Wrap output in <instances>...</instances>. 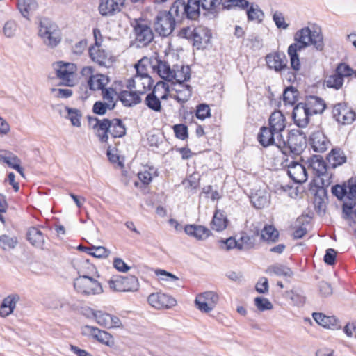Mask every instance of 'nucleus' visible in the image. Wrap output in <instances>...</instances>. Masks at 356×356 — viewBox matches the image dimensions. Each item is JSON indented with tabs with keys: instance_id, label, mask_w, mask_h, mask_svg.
<instances>
[{
	"instance_id": "1",
	"label": "nucleus",
	"mask_w": 356,
	"mask_h": 356,
	"mask_svg": "<svg viewBox=\"0 0 356 356\" xmlns=\"http://www.w3.org/2000/svg\"><path fill=\"white\" fill-rule=\"evenodd\" d=\"M295 42L289 45L287 53L290 58L291 67L294 71L300 70V61L298 52L312 44L317 51L324 48L323 36L319 28L313 30L304 27L298 30L294 35Z\"/></svg>"
},
{
	"instance_id": "2",
	"label": "nucleus",
	"mask_w": 356,
	"mask_h": 356,
	"mask_svg": "<svg viewBox=\"0 0 356 356\" xmlns=\"http://www.w3.org/2000/svg\"><path fill=\"white\" fill-rule=\"evenodd\" d=\"M89 126L94 130L101 143H107L109 133L113 138H122L126 134V127L118 118L99 120L97 117L88 116Z\"/></svg>"
},
{
	"instance_id": "3",
	"label": "nucleus",
	"mask_w": 356,
	"mask_h": 356,
	"mask_svg": "<svg viewBox=\"0 0 356 356\" xmlns=\"http://www.w3.org/2000/svg\"><path fill=\"white\" fill-rule=\"evenodd\" d=\"M38 35L44 44L51 48L56 47L61 41V33L58 25L47 17L40 21Z\"/></svg>"
},
{
	"instance_id": "4",
	"label": "nucleus",
	"mask_w": 356,
	"mask_h": 356,
	"mask_svg": "<svg viewBox=\"0 0 356 356\" xmlns=\"http://www.w3.org/2000/svg\"><path fill=\"white\" fill-rule=\"evenodd\" d=\"M285 146L277 147L283 154L288 151L295 155H300L307 145L305 134L299 129H292L289 132L288 138L284 140Z\"/></svg>"
},
{
	"instance_id": "5",
	"label": "nucleus",
	"mask_w": 356,
	"mask_h": 356,
	"mask_svg": "<svg viewBox=\"0 0 356 356\" xmlns=\"http://www.w3.org/2000/svg\"><path fill=\"white\" fill-rule=\"evenodd\" d=\"M74 287L79 293L84 296L97 295L103 292L101 284L86 275H80L74 280Z\"/></svg>"
},
{
	"instance_id": "6",
	"label": "nucleus",
	"mask_w": 356,
	"mask_h": 356,
	"mask_svg": "<svg viewBox=\"0 0 356 356\" xmlns=\"http://www.w3.org/2000/svg\"><path fill=\"white\" fill-rule=\"evenodd\" d=\"M135 40L138 47L147 46L154 39V33L149 24L142 19H136L132 23Z\"/></svg>"
},
{
	"instance_id": "7",
	"label": "nucleus",
	"mask_w": 356,
	"mask_h": 356,
	"mask_svg": "<svg viewBox=\"0 0 356 356\" xmlns=\"http://www.w3.org/2000/svg\"><path fill=\"white\" fill-rule=\"evenodd\" d=\"M108 284L111 290L118 292L136 291L139 288L138 280L134 275H113Z\"/></svg>"
},
{
	"instance_id": "8",
	"label": "nucleus",
	"mask_w": 356,
	"mask_h": 356,
	"mask_svg": "<svg viewBox=\"0 0 356 356\" xmlns=\"http://www.w3.org/2000/svg\"><path fill=\"white\" fill-rule=\"evenodd\" d=\"M176 19L167 11H160L154 21V30L159 35H169L175 29Z\"/></svg>"
},
{
	"instance_id": "9",
	"label": "nucleus",
	"mask_w": 356,
	"mask_h": 356,
	"mask_svg": "<svg viewBox=\"0 0 356 356\" xmlns=\"http://www.w3.org/2000/svg\"><path fill=\"white\" fill-rule=\"evenodd\" d=\"M268 127L277 134V147L285 146L282 132L285 129L286 123L283 113L280 111L273 112L268 119Z\"/></svg>"
},
{
	"instance_id": "10",
	"label": "nucleus",
	"mask_w": 356,
	"mask_h": 356,
	"mask_svg": "<svg viewBox=\"0 0 356 356\" xmlns=\"http://www.w3.org/2000/svg\"><path fill=\"white\" fill-rule=\"evenodd\" d=\"M148 302L152 307L157 309H162L171 308L176 305L177 301L170 295L155 293L149 296Z\"/></svg>"
},
{
	"instance_id": "11",
	"label": "nucleus",
	"mask_w": 356,
	"mask_h": 356,
	"mask_svg": "<svg viewBox=\"0 0 356 356\" xmlns=\"http://www.w3.org/2000/svg\"><path fill=\"white\" fill-rule=\"evenodd\" d=\"M266 62L268 67L276 72H281L284 70H289L287 58L284 53L273 52L266 56Z\"/></svg>"
},
{
	"instance_id": "12",
	"label": "nucleus",
	"mask_w": 356,
	"mask_h": 356,
	"mask_svg": "<svg viewBox=\"0 0 356 356\" xmlns=\"http://www.w3.org/2000/svg\"><path fill=\"white\" fill-rule=\"evenodd\" d=\"M56 68V76L63 81L64 85L67 86H73L74 72L76 70V65L70 63L58 62Z\"/></svg>"
},
{
	"instance_id": "13",
	"label": "nucleus",
	"mask_w": 356,
	"mask_h": 356,
	"mask_svg": "<svg viewBox=\"0 0 356 356\" xmlns=\"http://www.w3.org/2000/svg\"><path fill=\"white\" fill-rule=\"evenodd\" d=\"M289 177L296 183L302 184L307 180V172L305 167L296 161H291L287 165Z\"/></svg>"
},
{
	"instance_id": "14",
	"label": "nucleus",
	"mask_w": 356,
	"mask_h": 356,
	"mask_svg": "<svg viewBox=\"0 0 356 356\" xmlns=\"http://www.w3.org/2000/svg\"><path fill=\"white\" fill-rule=\"evenodd\" d=\"M125 0H101L99 11L102 16H113L121 11Z\"/></svg>"
},
{
	"instance_id": "15",
	"label": "nucleus",
	"mask_w": 356,
	"mask_h": 356,
	"mask_svg": "<svg viewBox=\"0 0 356 356\" xmlns=\"http://www.w3.org/2000/svg\"><path fill=\"white\" fill-rule=\"evenodd\" d=\"M270 195L266 188L252 189L250 195L252 206L261 209L268 206L270 203Z\"/></svg>"
},
{
	"instance_id": "16",
	"label": "nucleus",
	"mask_w": 356,
	"mask_h": 356,
	"mask_svg": "<svg viewBox=\"0 0 356 356\" xmlns=\"http://www.w3.org/2000/svg\"><path fill=\"white\" fill-rule=\"evenodd\" d=\"M310 116L312 115L306 106H305L303 102L298 103L293 108L292 118L294 124L298 127H306L309 124Z\"/></svg>"
},
{
	"instance_id": "17",
	"label": "nucleus",
	"mask_w": 356,
	"mask_h": 356,
	"mask_svg": "<svg viewBox=\"0 0 356 356\" xmlns=\"http://www.w3.org/2000/svg\"><path fill=\"white\" fill-rule=\"evenodd\" d=\"M83 333L92 336L93 339L106 346L113 343V337L110 333L96 327L86 325L83 328Z\"/></svg>"
},
{
	"instance_id": "18",
	"label": "nucleus",
	"mask_w": 356,
	"mask_h": 356,
	"mask_svg": "<svg viewBox=\"0 0 356 356\" xmlns=\"http://www.w3.org/2000/svg\"><path fill=\"white\" fill-rule=\"evenodd\" d=\"M309 142L314 151L317 152L326 151L330 145V140L320 130L312 133L309 137Z\"/></svg>"
},
{
	"instance_id": "19",
	"label": "nucleus",
	"mask_w": 356,
	"mask_h": 356,
	"mask_svg": "<svg viewBox=\"0 0 356 356\" xmlns=\"http://www.w3.org/2000/svg\"><path fill=\"white\" fill-rule=\"evenodd\" d=\"M257 140L263 147L270 145L277 147V134L268 127H261L257 135Z\"/></svg>"
},
{
	"instance_id": "20",
	"label": "nucleus",
	"mask_w": 356,
	"mask_h": 356,
	"mask_svg": "<svg viewBox=\"0 0 356 356\" xmlns=\"http://www.w3.org/2000/svg\"><path fill=\"white\" fill-rule=\"evenodd\" d=\"M312 316L314 321L323 327L331 330H339L341 327L339 320L334 316H326L323 313L314 312Z\"/></svg>"
},
{
	"instance_id": "21",
	"label": "nucleus",
	"mask_w": 356,
	"mask_h": 356,
	"mask_svg": "<svg viewBox=\"0 0 356 356\" xmlns=\"http://www.w3.org/2000/svg\"><path fill=\"white\" fill-rule=\"evenodd\" d=\"M140 93L136 91L122 90L118 95V99L125 107H132L141 102Z\"/></svg>"
},
{
	"instance_id": "22",
	"label": "nucleus",
	"mask_w": 356,
	"mask_h": 356,
	"mask_svg": "<svg viewBox=\"0 0 356 356\" xmlns=\"http://www.w3.org/2000/svg\"><path fill=\"white\" fill-rule=\"evenodd\" d=\"M303 104L312 115L322 113L326 107L323 99L313 95L308 97Z\"/></svg>"
},
{
	"instance_id": "23",
	"label": "nucleus",
	"mask_w": 356,
	"mask_h": 356,
	"mask_svg": "<svg viewBox=\"0 0 356 356\" xmlns=\"http://www.w3.org/2000/svg\"><path fill=\"white\" fill-rule=\"evenodd\" d=\"M186 234L193 236L197 240H204L208 238L211 232L206 227L197 225H187L184 227Z\"/></svg>"
},
{
	"instance_id": "24",
	"label": "nucleus",
	"mask_w": 356,
	"mask_h": 356,
	"mask_svg": "<svg viewBox=\"0 0 356 356\" xmlns=\"http://www.w3.org/2000/svg\"><path fill=\"white\" fill-rule=\"evenodd\" d=\"M309 168H311L318 177L325 175L327 170V166L320 155H314L308 160Z\"/></svg>"
},
{
	"instance_id": "25",
	"label": "nucleus",
	"mask_w": 356,
	"mask_h": 356,
	"mask_svg": "<svg viewBox=\"0 0 356 356\" xmlns=\"http://www.w3.org/2000/svg\"><path fill=\"white\" fill-rule=\"evenodd\" d=\"M89 56L93 62L100 66L106 65L108 60L107 52L101 48V44H92L88 49Z\"/></svg>"
},
{
	"instance_id": "26",
	"label": "nucleus",
	"mask_w": 356,
	"mask_h": 356,
	"mask_svg": "<svg viewBox=\"0 0 356 356\" xmlns=\"http://www.w3.org/2000/svg\"><path fill=\"white\" fill-rule=\"evenodd\" d=\"M211 35L202 28H197L193 38V45L197 49L206 48L209 42Z\"/></svg>"
},
{
	"instance_id": "27",
	"label": "nucleus",
	"mask_w": 356,
	"mask_h": 356,
	"mask_svg": "<svg viewBox=\"0 0 356 356\" xmlns=\"http://www.w3.org/2000/svg\"><path fill=\"white\" fill-rule=\"evenodd\" d=\"M328 163L335 168L346 162L347 158L344 152L340 148H333L327 156Z\"/></svg>"
},
{
	"instance_id": "28",
	"label": "nucleus",
	"mask_w": 356,
	"mask_h": 356,
	"mask_svg": "<svg viewBox=\"0 0 356 356\" xmlns=\"http://www.w3.org/2000/svg\"><path fill=\"white\" fill-rule=\"evenodd\" d=\"M154 69L162 79L168 81L174 80L175 71L171 70L167 62L156 60V65L154 66Z\"/></svg>"
},
{
	"instance_id": "29",
	"label": "nucleus",
	"mask_w": 356,
	"mask_h": 356,
	"mask_svg": "<svg viewBox=\"0 0 356 356\" xmlns=\"http://www.w3.org/2000/svg\"><path fill=\"white\" fill-rule=\"evenodd\" d=\"M19 299L17 295H10L5 298L0 307V316L6 317L12 314Z\"/></svg>"
},
{
	"instance_id": "30",
	"label": "nucleus",
	"mask_w": 356,
	"mask_h": 356,
	"mask_svg": "<svg viewBox=\"0 0 356 356\" xmlns=\"http://www.w3.org/2000/svg\"><path fill=\"white\" fill-rule=\"evenodd\" d=\"M108 76L102 74H96L90 79L87 81L90 90L92 91L102 90L105 86L109 83Z\"/></svg>"
},
{
	"instance_id": "31",
	"label": "nucleus",
	"mask_w": 356,
	"mask_h": 356,
	"mask_svg": "<svg viewBox=\"0 0 356 356\" xmlns=\"http://www.w3.org/2000/svg\"><path fill=\"white\" fill-rule=\"evenodd\" d=\"M27 240L36 248H42L44 243V235L38 228L30 227L26 234Z\"/></svg>"
},
{
	"instance_id": "32",
	"label": "nucleus",
	"mask_w": 356,
	"mask_h": 356,
	"mask_svg": "<svg viewBox=\"0 0 356 356\" xmlns=\"http://www.w3.org/2000/svg\"><path fill=\"white\" fill-rule=\"evenodd\" d=\"M169 13L172 17L176 19V21H181L186 18V6L184 0H176L171 6Z\"/></svg>"
},
{
	"instance_id": "33",
	"label": "nucleus",
	"mask_w": 356,
	"mask_h": 356,
	"mask_svg": "<svg viewBox=\"0 0 356 356\" xmlns=\"http://www.w3.org/2000/svg\"><path fill=\"white\" fill-rule=\"evenodd\" d=\"M47 305L51 309H75L76 305L72 302L71 298H53L47 302Z\"/></svg>"
},
{
	"instance_id": "34",
	"label": "nucleus",
	"mask_w": 356,
	"mask_h": 356,
	"mask_svg": "<svg viewBox=\"0 0 356 356\" xmlns=\"http://www.w3.org/2000/svg\"><path fill=\"white\" fill-rule=\"evenodd\" d=\"M186 18L191 20H196L200 15V5L198 0H188L185 1Z\"/></svg>"
},
{
	"instance_id": "35",
	"label": "nucleus",
	"mask_w": 356,
	"mask_h": 356,
	"mask_svg": "<svg viewBox=\"0 0 356 356\" xmlns=\"http://www.w3.org/2000/svg\"><path fill=\"white\" fill-rule=\"evenodd\" d=\"M269 275H275L280 277H291L293 273L290 268L281 264H275L268 267L266 270Z\"/></svg>"
},
{
	"instance_id": "36",
	"label": "nucleus",
	"mask_w": 356,
	"mask_h": 356,
	"mask_svg": "<svg viewBox=\"0 0 356 356\" xmlns=\"http://www.w3.org/2000/svg\"><path fill=\"white\" fill-rule=\"evenodd\" d=\"M227 222L228 220L224 213L221 211L216 210L211 222V227L213 229L220 232L227 227Z\"/></svg>"
},
{
	"instance_id": "37",
	"label": "nucleus",
	"mask_w": 356,
	"mask_h": 356,
	"mask_svg": "<svg viewBox=\"0 0 356 356\" xmlns=\"http://www.w3.org/2000/svg\"><path fill=\"white\" fill-rule=\"evenodd\" d=\"M144 103L150 110L155 112H160L162 109L161 102L156 92L153 90L147 95Z\"/></svg>"
},
{
	"instance_id": "38",
	"label": "nucleus",
	"mask_w": 356,
	"mask_h": 356,
	"mask_svg": "<svg viewBox=\"0 0 356 356\" xmlns=\"http://www.w3.org/2000/svg\"><path fill=\"white\" fill-rule=\"evenodd\" d=\"M308 222L304 216L298 217L296 221L293 236L294 238H302L307 232V225Z\"/></svg>"
},
{
	"instance_id": "39",
	"label": "nucleus",
	"mask_w": 356,
	"mask_h": 356,
	"mask_svg": "<svg viewBox=\"0 0 356 356\" xmlns=\"http://www.w3.org/2000/svg\"><path fill=\"white\" fill-rule=\"evenodd\" d=\"M222 0H198L200 7L209 13L216 16L218 12V7L221 5Z\"/></svg>"
},
{
	"instance_id": "40",
	"label": "nucleus",
	"mask_w": 356,
	"mask_h": 356,
	"mask_svg": "<svg viewBox=\"0 0 356 356\" xmlns=\"http://www.w3.org/2000/svg\"><path fill=\"white\" fill-rule=\"evenodd\" d=\"M102 91V99H104V102L109 104L111 106V108H115L116 106V102L118 99V94L116 90L111 88H105Z\"/></svg>"
},
{
	"instance_id": "41",
	"label": "nucleus",
	"mask_w": 356,
	"mask_h": 356,
	"mask_svg": "<svg viewBox=\"0 0 356 356\" xmlns=\"http://www.w3.org/2000/svg\"><path fill=\"white\" fill-rule=\"evenodd\" d=\"M17 7L23 17L28 18L29 13L35 10L37 3L35 0H17Z\"/></svg>"
},
{
	"instance_id": "42",
	"label": "nucleus",
	"mask_w": 356,
	"mask_h": 356,
	"mask_svg": "<svg viewBox=\"0 0 356 356\" xmlns=\"http://www.w3.org/2000/svg\"><path fill=\"white\" fill-rule=\"evenodd\" d=\"M279 237L278 231L273 225H266L261 230V238L268 242H276Z\"/></svg>"
},
{
	"instance_id": "43",
	"label": "nucleus",
	"mask_w": 356,
	"mask_h": 356,
	"mask_svg": "<svg viewBox=\"0 0 356 356\" xmlns=\"http://www.w3.org/2000/svg\"><path fill=\"white\" fill-rule=\"evenodd\" d=\"M0 161L6 163L11 168L14 165L21 163V160L17 156L11 152L3 149L0 150Z\"/></svg>"
},
{
	"instance_id": "44",
	"label": "nucleus",
	"mask_w": 356,
	"mask_h": 356,
	"mask_svg": "<svg viewBox=\"0 0 356 356\" xmlns=\"http://www.w3.org/2000/svg\"><path fill=\"white\" fill-rule=\"evenodd\" d=\"M181 90H177V94L173 95V99L181 104L186 102L192 95L191 86L186 84L181 85Z\"/></svg>"
},
{
	"instance_id": "45",
	"label": "nucleus",
	"mask_w": 356,
	"mask_h": 356,
	"mask_svg": "<svg viewBox=\"0 0 356 356\" xmlns=\"http://www.w3.org/2000/svg\"><path fill=\"white\" fill-rule=\"evenodd\" d=\"M18 243L16 236H10L6 234L0 236V247L3 250H10L14 249Z\"/></svg>"
},
{
	"instance_id": "46",
	"label": "nucleus",
	"mask_w": 356,
	"mask_h": 356,
	"mask_svg": "<svg viewBox=\"0 0 356 356\" xmlns=\"http://www.w3.org/2000/svg\"><path fill=\"white\" fill-rule=\"evenodd\" d=\"M343 81L344 79L334 72V74L326 77L325 84L327 88L339 90L342 87Z\"/></svg>"
},
{
	"instance_id": "47",
	"label": "nucleus",
	"mask_w": 356,
	"mask_h": 356,
	"mask_svg": "<svg viewBox=\"0 0 356 356\" xmlns=\"http://www.w3.org/2000/svg\"><path fill=\"white\" fill-rule=\"evenodd\" d=\"M90 255L96 258H104L108 256L109 251L103 246H91L83 248Z\"/></svg>"
},
{
	"instance_id": "48",
	"label": "nucleus",
	"mask_w": 356,
	"mask_h": 356,
	"mask_svg": "<svg viewBox=\"0 0 356 356\" xmlns=\"http://www.w3.org/2000/svg\"><path fill=\"white\" fill-rule=\"evenodd\" d=\"M65 110L67 112V117L72 124L76 127H80L81 124V111L77 108H70L68 106L65 107Z\"/></svg>"
},
{
	"instance_id": "49",
	"label": "nucleus",
	"mask_w": 356,
	"mask_h": 356,
	"mask_svg": "<svg viewBox=\"0 0 356 356\" xmlns=\"http://www.w3.org/2000/svg\"><path fill=\"white\" fill-rule=\"evenodd\" d=\"M191 77V69L188 65H183L181 69L177 72H175V80L180 85L184 84L185 81L190 79Z\"/></svg>"
},
{
	"instance_id": "50",
	"label": "nucleus",
	"mask_w": 356,
	"mask_h": 356,
	"mask_svg": "<svg viewBox=\"0 0 356 356\" xmlns=\"http://www.w3.org/2000/svg\"><path fill=\"white\" fill-rule=\"evenodd\" d=\"M298 91L293 86L286 88L283 93V101L285 104L293 105L297 100Z\"/></svg>"
},
{
	"instance_id": "51",
	"label": "nucleus",
	"mask_w": 356,
	"mask_h": 356,
	"mask_svg": "<svg viewBox=\"0 0 356 356\" xmlns=\"http://www.w3.org/2000/svg\"><path fill=\"white\" fill-rule=\"evenodd\" d=\"M92 315L96 322L104 327L109 329V314L102 311H93Z\"/></svg>"
},
{
	"instance_id": "52",
	"label": "nucleus",
	"mask_w": 356,
	"mask_h": 356,
	"mask_svg": "<svg viewBox=\"0 0 356 356\" xmlns=\"http://www.w3.org/2000/svg\"><path fill=\"white\" fill-rule=\"evenodd\" d=\"M140 82L139 83V88L137 90L138 93L143 95L144 94L147 90H149L154 81L150 76L148 74H143V75L140 76Z\"/></svg>"
},
{
	"instance_id": "53",
	"label": "nucleus",
	"mask_w": 356,
	"mask_h": 356,
	"mask_svg": "<svg viewBox=\"0 0 356 356\" xmlns=\"http://www.w3.org/2000/svg\"><path fill=\"white\" fill-rule=\"evenodd\" d=\"M247 15L249 21L257 20L260 22L263 19L264 13L257 5H256V7L254 8L253 4H252L247 10Z\"/></svg>"
},
{
	"instance_id": "54",
	"label": "nucleus",
	"mask_w": 356,
	"mask_h": 356,
	"mask_svg": "<svg viewBox=\"0 0 356 356\" xmlns=\"http://www.w3.org/2000/svg\"><path fill=\"white\" fill-rule=\"evenodd\" d=\"M351 111H353V110L348 107L346 103H339L334 106L332 113L334 118L338 122L339 117H343V115L347 114L348 112Z\"/></svg>"
},
{
	"instance_id": "55",
	"label": "nucleus",
	"mask_w": 356,
	"mask_h": 356,
	"mask_svg": "<svg viewBox=\"0 0 356 356\" xmlns=\"http://www.w3.org/2000/svg\"><path fill=\"white\" fill-rule=\"evenodd\" d=\"M311 190L315 192V202L318 204V208L321 209L325 198L327 197V189L323 186H315V188H311Z\"/></svg>"
},
{
	"instance_id": "56",
	"label": "nucleus",
	"mask_w": 356,
	"mask_h": 356,
	"mask_svg": "<svg viewBox=\"0 0 356 356\" xmlns=\"http://www.w3.org/2000/svg\"><path fill=\"white\" fill-rule=\"evenodd\" d=\"M250 3L247 0H227L222 3L224 9L229 10L233 7H239L245 9L249 6Z\"/></svg>"
},
{
	"instance_id": "57",
	"label": "nucleus",
	"mask_w": 356,
	"mask_h": 356,
	"mask_svg": "<svg viewBox=\"0 0 356 356\" xmlns=\"http://www.w3.org/2000/svg\"><path fill=\"white\" fill-rule=\"evenodd\" d=\"M335 72L341 76L343 79L344 77L350 76L353 73L355 74V72L347 64L344 63H339L336 70Z\"/></svg>"
},
{
	"instance_id": "58",
	"label": "nucleus",
	"mask_w": 356,
	"mask_h": 356,
	"mask_svg": "<svg viewBox=\"0 0 356 356\" xmlns=\"http://www.w3.org/2000/svg\"><path fill=\"white\" fill-rule=\"evenodd\" d=\"M114 108H111L109 104L106 102L102 101L96 102L92 106V112L95 114L103 115L106 114L107 110H113Z\"/></svg>"
},
{
	"instance_id": "59",
	"label": "nucleus",
	"mask_w": 356,
	"mask_h": 356,
	"mask_svg": "<svg viewBox=\"0 0 356 356\" xmlns=\"http://www.w3.org/2000/svg\"><path fill=\"white\" fill-rule=\"evenodd\" d=\"M211 110L206 104H200L197 106L195 115L200 120H204L211 116Z\"/></svg>"
},
{
	"instance_id": "60",
	"label": "nucleus",
	"mask_w": 356,
	"mask_h": 356,
	"mask_svg": "<svg viewBox=\"0 0 356 356\" xmlns=\"http://www.w3.org/2000/svg\"><path fill=\"white\" fill-rule=\"evenodd\" d=\"M254 305L259 311L270 310L273 304L266 298L257 297L254 299Z\"/></svg>"
},
{
	"instance_id": "61",
	"label": "nucleus",
	"mask_w": 356,
	"mask_h": 356,
	"mask_svg": "<svg viewBox=\"0 0 356 356\" xmlns=\"http://www.w3.org/2000/svg\"><path fill=\"white\" fill-rule=\"evenodd\" d=\"M196 307L201 312L208 313L211 312L214 307L215 305H211L209 302H204L203 298L199 297L198 296L196 297L195 300Z\"/></svg>"
},
{
	"instance_id": "62",
	"label": "nucleus",
	"mask_w": 356,
	"mask_h": 356,
	"mask_svg": "<svg viewBox=\"0 0 356 356\" xmlns=\"http://www.w3.org/2000/svg\"><path fill=\"white\" fill-rule=\"evenodd\" d=\"M173 130L175 136L181 140H185L188 138V127L184 124H175L173 126Z\"/></svg>"
},
{
	"instance_id": "63",
	"label": "nucleus",
	"mask_w": 356,
	"mask_h": 356,
	"mask_svg": "<svg viewBox=\"0 0 356 356\" xmlns=\"http://www.w3.org/2000/svg\"><path fill=\"white\" fill-rule=\"evenodd\" d=\"M245 45L252 49H260L262 47L261 40L256 34H251L245 40Z\"/></svg>"
},
{
	"instance_id": "64",
	"label": "nucleus",
	"mask_w": 356,
	"mask_h": 356,
	"mask_svg": "<svg viewBox=\"0 0 356 356\" xmlns=\"http://www.w3.org/2000/svg\"><path fill=\"white\" fill-rule=\"evenodd\" d=\"M273 19L278 29H286L289 24L285 22L284 17L281 12L275 11L273 15Z\"/></svg>"
}]
</instances>
